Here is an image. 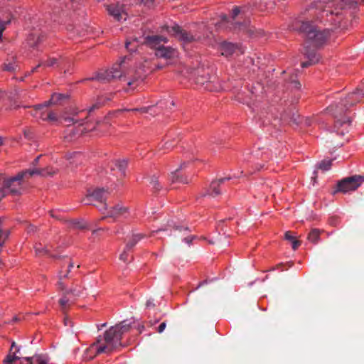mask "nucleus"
Wrapping results in <instances>:
<instances>
[{"mask_svg": "<svg viewBox=\"0 0 364 364\" xmlns=\"http://www.w3.org/2000/svg\"><path fill=\"white\" fill-rule=\"evenodd\" d=\"M357 5V0L318 1L312 3L309 10H314L316 21L326 20L336 28L347 29L352 24Z\"/></svg>", "mask_w": 364, "mask_h": 364, "instance_id": "nucleus-1", "label": "nucleus"}, {"mask_svg": "<svg viewBox=\"0 0 364 364\" xmlns=\"http://www.w3.org/2000/svg\"><path fill=\"white\" fill-rule=\"evenodd\" d=\"M126 59V57L123 58L120 63H114L110 70H102L88 80L107 82L114 79H119L126 82L129 87L138 86L146 77L144 70L142 68H127Z\"/></svg>", "mask_w": 364, "mask_h": 364, "instance_id": "nucleus-2", "label": "nucleus"}, {"mask_svg": "<svg viewBox=\"0 0 364 364\" xmlns=\"http://www.w3.org/2000/svg\"><path fill=\"white\" fill-rule=\"evenodd\" d=\"M363 99L364 92L357 88L353 92L348 93L344 98L341 99L338 103L329 105L326 109L336 119L335 127L343 126L345 124L350 125L351 119L346 117L347 112L350 107L363 102Z\"/></svg>", "mask_w": 364, "mask_h": 364, "instance_id": "nucleus-3", "label": "nucleus"}, {"mask_svg": "<svg viewBox=\"0 0 364 364\" xmlns=\"http://www.w3.org/2000/svg\"><path fill=\"white\" fill-rule=\"evenodd\" d=\"M145 326L143 323L134 318L125 319L111 326L104 333V341H121L124 336L131 333L132 336H138L144 333Z\"/></svg>", "mask_w": 364, "mask_h": 364, "instance_id": "nucleus-4", "label": "nucleus"}, {"mask_svg": "<svg viewBox=\"0 0 364 364\" xmlns=\"http://www.w3.org/2000/svg\"><path fill=\"white\" fill-rule=\"evenodd\" d=\"M291 28L303 34L306 40L316 48L323 46L330 36L329 30H318L312 21H309L296 19L291 24Z\"/></svg>", "mask_w": 364, "mask_h": 364, "instance_id": "nucleus-5", "label": "nucleus"}, {"mask_svg": "<svg viewBox=\"0 0 364 364\" xmlns=\"http://www.w3.org/2000/svg\"><path fill=\"white\" fill-rule=\"evenodd\" d=\"M193 80L198 88L210 92H216L220 89L218 79L210 68L198 67L195 69Z\"/></svg>", "mask_w": 364, "mask_h": 364, "instance_id": "nucleus-6", "label": "nucleus"}, {"mask_svg": "<svg viewBox=\"0 0 364 364\" xmlns=\"http://www.w3.org/2000/svg\"><path fill=\"white\" fill-rule=\"evenodd\" d=\"M28 181L25 170L18 172L16 176L9 178L1 176L0 191L4 197L10 194L12 196H20L24 189V183Z\"/></svg>", "mask_w": 364, "mask_h": 364, "instance_id": "nucleus-7", "label": "nucleus"}, {"mask_svg": "<svg viewBox=\"0 0 364 364\" xmlns=\"http://www.w3.org/2000/svg\"><path fill=\"white\" fill-rule=\"evenodd\" d=\"M364 182V176L354 175L344 178L337 182L333 194L336 193H346L355 191Z\"/></svg>", "mask_w": 364, "mask_h": 364, "instance_id": "nucleus-8", "label": "nucleus"}, {"mask_svg": "<svg viewBox=\"0 0 364 364\" xmlns=\"http://www.w3.org/2000/svg\"><path fill=\"white\" fill-rule=\"evenodd\" d=\"M161 31H166L170 36L177 38L181 42L183 45L188 44L196 41V37L191 32L183 29L176 23L171 27L165 25L161 27Z\"/></svg>", "mask_w": 364, "mask_h": 364, "instance_id": "nucleus-9", "label": "nucleus"}, {"mask_svg": "<svg viewBox=\"0 0 364 364\" xmlns=\"http://www.w3.org/2000/svg\"><path fill=\"white\" fill-rule=\"evenodd\" d=\"M84 288L80 285L73 286L69 290H66L63 296L59 299V304L63 313H66L70 306L75 304V300L79 297Z\"/></svg>", "mask_w": 364, "mask_h": 364, "instance_id": "nucleus-10", "label": "nucleus"}, {"mask_svg": "<svg viewBox=\"0 0 364 364\" xmlns=\"http://www.w3.org/2000/svg\"><path fill=\"white\" fill-rule=\"evenodd\" d=\"M107 190L104 188H96L92 193H88L87 196V200L92 202L96 201L100 204V207H98L100 210H104L107 209V205L105 203L107 196L109 195Z\"/></svg>", "mask_w": 364, "mask_h": 364, "instance_id": "nucleus-11", "label": "nucleus"}, {"mask_svg": "<svg viewBox=\"0 0 364 364\" xmlns=\"http://www.w3.org/2000/svg\"><path fill=\"white\" fill-rule=\"evenodd\" d=\"M68 63H70V60L65 56H48L46 60H42L39 62L38 66H43V68H57L63 69L64 66Z\"/></svg>", "mask_w": 364, "mask_h": 364, "instance_id": "nucleus-12", "label": "nucleus"}, {"mask_svg": "<svg viewBox=\"0 0 364 364\" xmlns=\"http://www.w3.org/2000/svg\"><path fill=\"white\" fill-rule=\"evenodd\" d=\"M303 54L306 58H308L307 61L301 63V65L304 68L318 63L321 58V56L316 52V50L311 48V46H309L304 48Z\"/></svg>", "mask_w": 364, "mask_h": 364, "instance_id": "nucleus-13", "label": "nucleus"}, {"mask_svg": "<svg viewBox=\"0 0 364 364\" xmlns=\"http://www.w3.org/2000/svg\"><path fill=\"white\" fill-rule=\"evenodd\" d=\"M178 50L171 46H159L156 49L155 55L166 60L173 59L178 56Z\"/></svg>", "mask_w": 364, "mask_h": 364, "instance_id": "nucleus-14", "label": "nucleus"}, {"mask_svg": "<svg viewBox=\"0 0 364 364\" xmlns=\"http://www.w3.org/2000/svg\"><path fill=\"white\" fill-rule=\"evenodd\" d=\"M26 353L21 351L20 346H17L16 343H12L9 349V353L4 360V364H14L17 360H20L23 355Z\"/></svg>", "mask_w": 364, "mask_h": 364, "instance_id": "nucleus-15", "label": "nucleus"}, {"mask_svg": "<svg viewBox=\"0 0 364 364\" xmlns=\"http://www.w3.org/2000/svg\"><path fill=\"white\" fill-rule=\"evenodd\" d=\"M100 343H92L86 350L87 358L90 360L93 359L97 355L102 353H109L112 350V347L107 345L100 346Z\"/></svg>", "mask_w": 364, "mask_h": 364, "instance_id": "nucleus-16", "label": "nucleus"}, {"mask_svg": "<svg viewBox=\"0 0 364 364\" xmlns=\"http://www.w3.org/2000/svg\"><path fill=\"white\" fill-rule=\"evenodd\" d=\"M230 178H221L218 181H213L210 184L209 188L205 193H203L202 196L207 195L215 197L221 194V185L225 181L230 180Z\"/></svg>", "mask_w": 364, "mask_h": 364, "instance_id": "nucleus-17", "label": "nucleus"}, {"mask_svg": "<svg viewBox=\"0 0 364 364\" xmlns=\"http://www.w3.org/2000/svg\"><path fill=\"white\" fill-rule=\"evenodd\" d=\"M18 67L17 56L16 55H8L4 63L1 65L2 71L14 73Z\"/></svg>", "mask_w": 364, "mask_h": 364, "instance_id": "nucleus-18", "label": "nucleus"}, {"mask_svg": "<svg viewBox=\"0 0 364 364\" xmlns=\"http://www.w3.org/2000/svg\"><path fill=\"white\" fill-rule=\"evenodd\" d=\"M70 98V95L68 94L56 93L54 92L48 101H46L44 103L47 107L50 105H62L65 101H68Z\"/></svg>", "mask_w": 364, "mask_h": 364, "instance_id": "nucleus-19", "label": "nucleus"}, {"mask_svg": "<svg viewBox=\"0 0 364 364\" xmlns=\"http://www.w3.org/2000/svg\"><path fill=\"white\" fill-rule=\"evenodd\" d=\"M186 163H183L181 165L179 168L171 173V181L172 183H180L183 184H187L189 183L188 177L182 172V167Z\"/></svg>", "mask_w": 364, "mask_h": 364, "instance_id": "nucleus-20", "label": "nucleus"}, {"mask_svg": "<svg viewBox=\"0 0 364 364\" xmlns=\"http://www.w3.org/2000/svg\"><path fill=\"white\" fill-rule=\"evenodd\" d=\"M127 213V208L119 205L112 207L107 213V215L102 219L107 218H113L114 220L118 219L120 216Z\"/></svg>", "mask_w": 364, "mask_h": 364, "instance_id": "nucleus-21", "label": "nucleus"}, {"mask_svg": "<svg viewBox=\"0 0 364 364\" xmlns=\"http://www.w3.org/2000/svg\"><path fill=\"white\" fill-rule=\"evenodd\" d=\"M220 49L223 55L229 57L235 52L237 46L232 43L224 41L220 44Z\"/></svg>", "mask_w": 364, "mask_h": 364, "instance_id": "nucleus-22", "label": "nucleus"}, {"mask_svg": "<svg viewBox=\"0 0 364 364\" xmlns=\"http://www.w3.org/2000/svg\"><path fill=\"white\" fill-rule=\"evenodd\" d=\"M159 35L146 36L144 38V44L151 49H156L160 46Z\"/></svg>", "mask_w": 364, "mask_h": 364, "instance_id": "nucleus-23", "label": "nucleus"}, {"mask_svg": "<svg viewBox=\"0 0 364 364\" xmlns=\"http://www.w3.org/2000/svg\"><path fill=\"white\" fill-rule=\"evenodd\" d=\"M26 175L29 178H31L34 175H38L41 176H50L53 175L51 172L48 171V168H33V169H26L25 170Z\"/></svg>", "mask_w": 364, "mask_h": 364, "instance_id": "nucleus-24", "label": "nucleus"}, {"mask_svg": "<svg viewBox=\"0 0 364 364\" xmlns=\"http://www.w3.org/2000/svg\"><path fill=\"white\" fill-rule=\"evenodd\" d=\"M146 235L144 233H133L132 237L129 240L126 244L127 250H132L134 247L142 239L145 238Z\"/></svg>", "mask_w": 364, "mask_h": 364, "instance_id": "nucleus-25", "label": "nucleus"}, {"mask_svg": "<svg viewBox=\"0 0 364 364\" xmlns=\"http://www.w3.org/2000/svg\"><path fill=\"white\" fill-rule=\"evenodd\" d=\"M107 11L108 14L113 16L115 20L119 21L122 19L121 9L115 4H109L107 6Z\"/></svg>", "mask_w": 364, "mask_h": 364, "instance_id": "nucleus-26", "label": "nucleus"}, {"mask_svg": "<svg viewBox=\"0 0 364 364\" xmlns=\"http://www.w3.org/2000/svg\"><path fill=\"white\" fill-rule=\"evenodd\" d=\"M172 136V132H169L168 134L166 136V141L161 143L159 144V149H173L177 144V142L179 141L176 140V139H169Z\"/></svg>", "mask_w": 364, "mask_h": 364, "instance_id": "nucleus-27", "label": "nucleus"}, {"mask_svg": "<svg viewBox=\"0 0 364 364\" xmlns=\"http://www.w3.org/2000/svg\"><path fill=\"white\" fill-rule=\"evenodd\" d=\"M20 107H21V105H16L14 107V109H18ZM22 107H23V108H30V107H31V106L22 105ZM32 107H33V110L31 112V114L33 117L38 118V114H39V112L41 111L42 109H44L46 108H47V106H46V105L45 103H43V104H39V105H36L32 106Z\"/></svg>", "mask_w": 364, "mask_h": 364, "instance_id": "nucleus-28", "label": "nucleus"}, {"mask_svg": "<svg viewBox=\"0 0 364 364\" xmlns=\"http://www.w3.org/2000/svg\"><path fill=\"white\" fill-rule=\"evenodd\" d=\"M284 239L291 243V247L294 250H296L301 244L300 240H297L295 236L292 235L291 231H287L285 232Z\"/></svg>", "mask_w": 364, "mask_h": 364, "instance_id": "nucleus-29", "label": "nucleus"}, {"mask_svg": "<svg viewBox=\"0 0 364 364\" xmlns=\"http://www.w3.org/2000/svg\"><path fill=\"white\" fill-rule=\"evenodd\" d=\"M107 100V99L102 96L97 97L96 102L87 109V114H90L95 110L102 107L105 105Z\"/></svg>", "mask_w": 364, "mask_h": 364, "instance_id": "nucleus-30", "label": "nucleus"}, {"mask_svg": "<svg viewBox=\"0 0 364 364\" xmlns=\"http://www.w3.org/2000/svg\"><path fill=\"white\" fill-rule=\"evenodd\" d=\"M30 364H47L46 358L42 355H34L23 358Z\"/></svg>", "mask_w": 364, "mask_h": 364, "instance_id": "nucleus-31", "label": "nucleus"}, {"mask_svg": "<svg viewBox=\"0 0 364 364\" xmlns=\"http://www.w3.org/2000/svg\"><path fill=\"white\" fill-rule=\"evenodd\" d=\"M240 12V8L238 6H235L232 9V21L235 20V18H236V16H238ZM231 25H232V26H230V28L232 29V30H236L237 28H240V26H243V23H240V22L231 21Z\"/></svg>", "mask_w": 364, "mask_h": 364, "instance_id": "nucleus-32", "label": "nucleus"}, {"mask_svg": "<svg viewBox=\"0 0 364 364\" xmlns=\"http://www.w3.org/2000/svg\"><path fill=\"white\" fill-rule=\"evenodd\" d=\"M4 220V218H0V245H4L11 233L9 230H3L2 223Z\"/></svg>", "mask_w": 364, "mask_h": 364, "instance_id": "nucleus-33", "label": "nucleus"}, {"mask_svg": "<svg viewBox=\"0 0 364 364\" xmlns=\"http://www.w3.org/2000/svg\"><path fill=\"white\" fill-rule=\"evenodd\" d=\"M321 232L318 229H312L308 235V240L316 244L320 240Z\"/></svg>", "mask_w": 364, "mask_h": 364, "instance_id": "nucleus-34", "label": "nucleus"}, {"mask_svg": "<svg viewBox=\"0 0 364 364\" xmlns=\"http://www.w3.org/2000/svg\"><path fill=\"white\" fill-rule=\"evenodd\" d=\"M333 161V159H323L316 165V168L323 171H328L332 166Z\"/></svg>", "mask_w": 364, "mask_h": 364, "instance_id": "nucleus-35", "label": "nucleus"}, {"mask_svg": "<svg viewBox=\"0 0 364 364\" xmlns=\"http://www.w3.org/2000/svg\"><path fill=\"white\" fill-rule=\"evenodd\" d=\"M150 184L153 189L154 193H158L159 191L162 189V186L161 185L158 177L153 176L151 178Z\"/></svg>", "mask_w": 364, "mask_h": 364, "instance_id": "nucleus-36", "label": "nucleus"}, {"mask_svg": "<svg viewBox=\"0 0 364 364\" xmlns=\"http://www.w3.org/2000/svg\"><path fill=\"white\" fill-rule=\"evenodd\" d=\"M35 252L37 255H48L50 250L46 247H43L41 244L34 246Z\"/></svg>", "mask_w": 364, "mask_h": 364, "instance_id": "nucleus-37", "label": "nucleus"}, {"mask_svg": "<svg viewBox=\"0 0 364 364\" xmlns=\"http://www.w3.org/2000/svg\"><path fill=\"white\" fill-rule=\"evenodd\" d=\"M132 251V250H127L126 247H125L124 251L119 255V259L124 262L132 261L133 259V256L129 255V252Z\"/></svg>", "mask_w": 364, "mask_h": 364, "instance_id": "nucleus-38", "label": "nucleus"}, {"mask_svg": "<svg viewBox=\"0 0 364 364\" xmlns=\"http://www.w3.org/2000/svg\"><path fill=\"white\" fill-rule=\"evenodd\" d=\"M68 223L72 225L74 228L80 229V230H84L87 228V225L83 223L82 220H70L68 221Z\"/></svg>", "mask_w": 364, "mask_h": 364, "instance_id": "nucleus-39", "label": "nucleus"}, {"mask_svg": "<svg viewBox=\"0 0 364 364\" xmlns=\"http://www.w3.org/2000/svg\"><path fill=\"white\" fill-rule=\"evenodd\" d=\"M115 166L119 168L121 171L122 175H124L125 170L127 166V161L126 160H117L115 162Z\"/></svg>", "mask_w": 364, "mask_h": 364, "instance_id": "nucleus-40", "label": "nucleus"}, {"mask_svg": "<svg viewBox=\"0 0 364 364\" xmlns=\"http://www.w3.org/2000/svg\"><path fill=\"white\" fill-rule=\"evenodd\" d=\"M166 326V323L164 321V322L161 323L160 325L158 326V328H155L153 332L148 331L146 328L144 332L145 333V335H149V336L151 335L152 333H155L156 332L162 333L164 331Z\"/></svg>", "mask_w": 364, "mask_h": 364, "instance_id": "nucleus-41", "label": "nucleus"}, {"mask_svg": "<svg viewBox=\"0 0 364 364\" xmlns=\"http://www.w3.org/2000/svg\"><path fill=\"white\" fill-rule=\"evenodd\" d=\"M46 121H52V122L57 121V117H56L55 114L52 111L48 112L46 114Z\"/></svg>", "mask_w": 364, "mask_h": 364, "instance_id": "nucleus-42", "label": "nucleus"}, {"mask_svg": "<svg viewBox=\"0 0 364 364\" xmlns=\"http://www.w3.org/2000/svg\"><path fill=\"white\" fill-rule=\"evenodd\" d=\"M124 111H132V112H139L141 114L147 113L149 108L146 107H140V108H134L131 109H124Z\"/></svg>", "mask_w": 364, "mask_h": 364, "instance_id": "nucleus-43", "label": "nucleus"}, {"mask_svg": "<svg viewBox=\"0 0 364 364\" xmlns=\"http://www.w3.org/2000/svg\"><path fill=\"white\" fill-rule=\"evenodd\" d=\"M196 238H197V237L195 235H189V236L184 237L183 241L188 245H191L193 240H195Z\"/></svg>", "mask_w": 364, "mask_h": 364, "instance_id": "nucleus-44", "label": "nucleus"}, {"mask_svg": "<svg viewBox=\"0 0 364 364\" xmlns=\"http://www.w3.org/2000/svg\"><path fill=\"white\" fill-rule=\"evenodd\" d=\"M73 262L72 261H70L69 262V264H68V269L67 270L66 274H65L63 276H62V275L59 276L60 280H61L63 278L68 277V275L69 272H70L71 268H73Z\"/></svg>", "mask_w": 364, "mask_h": 364, "instance_id": "nucleus-45", "label": "nucleus"}, {"mask_svg": "<svg viewBox=\"0 0 364 364\" xmlns=\"http://www.w3.org/2000/svg\"><path fill=\"white\" fill-rule=\"evenodd\" d=\"M47 108H46V109ZM48 112H46L45 109H42L39 112L38 117L39 119H42L43 121H46V114Z\"/></svg>", "mask_w": 364, "mask_h": 364, "instance_id": "nucleus-46", "label": "nucleus"}, {"mask_svg": "<svg viewBox=\"0 0 364 364\" xmlns=\"http://www.w3.org/2000/svg\"><path fill=\"white\" fill-rule=\"evenodd\" d=\"M23 318H24L23 316H15L13 317L11 321L9 322V323H16L18 321L23 320Z\"/></svg>", "mask_w": 364, "mask_h": 364, "instance_id": "nucleus-47", "label": "nucleus"}, {"mask_svg": "<svg viewBox=\"0 0 364 364\" xmlns=\"http://www.w3.org/2000/svg\"><path fill=\"white\" fill-rule=\"evenodd\" d=\"M154 1V0H140V2L141 4L149 7L153 4Z\"/></svg>", "mask_w": 364, "mask_h": 364, "instance_id": "nucleus-48", "label": "nucleus"}, {"mask_svg": "<svg viewBox=\"0 0 364 364\" xmlns=\"http://www.w3.org/2000/svg\"><path fill=\"white\" fill-rule=\"evenodd\" d=\"M155 306V304L153 302V300L149 299L146 302V309H151Z\"/></svg>", "mask_w": 364, "mask_h": 364, "instance_id": "nucleus-49", "label": "nucleus"}, {"mask_svg": "<svg viewBox=\"0 0 364 364\" xmlns=\"http://www.w3.org/2000/svg\"><path fill=\"white\" fill-rule=\"evenodd\" d=\"M49 214H50V215L52 218H55V219H57L58 220H62V218H60V216L57 215V214H55V210H50L49 211Z\"/></svg>", "mask_w": 364, "mask_h": 364, "instance_id": "nucleus-50", "label": "nucleus"}, {"mask_svg": "<svg viewBox=\"0 0 364 364\" xmlns=\"http://www.w3.org/2000/svg\"><path fill=\"white\" fill-rule=\"evenodd\" d=\"M220 18H221V22L220 23H229V20H228V17L225 15V14H223L220 16Z\"/></svg>", "mask_w": 364, "mask_h": 364, "instance_id": "nucleus-51", "label": "nucleus"}, {"mask_svg": "<svg viewBox=\"0 0 364 364\" xmlns=\"http://www.w3.org/2000/svg\"><path fill=\"white\" fill-rule=\"evenodd\" d=\"M65 122H73V124H75V123H78L79 121L77 119H75L74 117H69V118H65Z\"/></svg>", "mask_w": 364, "mask_h": 364, "instance_id": "nucleus-52", "label": "nucleus"}, {"mask_svg": "<svg viewBox=\"0 0 364 364\" xmlns=\"http://www.w3.org/2000/svg\"><path fill=\"white\" fill-rule=\"evenodd\" d=\"M264 164H257V165L255 166V171H250V173H255L256 171H261V170L264 168Z\"/></svg>", "mask_w": 364, "mask_h": 364, "instance_id": "nucleus-53", "label": "nucleus"}, {"mask_svg": "<svg viewBox=\"0 0 364 364\" xmlns=\"http://www.w3.org/2000/svg\"><path fill=\"white\" fill-rule=\"evenodd\" d=\"M338 222V218L332 217L329 219V223L331 225H336Z\"/></svg>", "mask_w": 364, "mask_h": 364, "instance_id": "nucleus-54", "label": "nucleus"}, {"mask_svg": "<svg viewBox=\"0 0 364 364\" xmlns=\"http://www.w3.org/2000/svg\"><path fill=\"white\" fill-rule=\"evenodd\" d=\"M176 230H178L180 231H182V230H184V231H188V232H191V230L189 229L188 227H176L174 228Z\"/></svg>", "mask_w": 364, "mask_h": 364, "instance_id": "nucleus-55", "label": "nucleus"}, {"mask_svg": "<svg viewBox=\"0 0 364 364\" xmlns=\"http://www.w3.org/2000/svg\"><path fill=\"white\" fill-rule=\"evenodd\" d=\"M159 40L160 43L161 42H164V43H166L168 41V39L166 37L163 36H159Z\"/></svg>", "mask_w": 364, "mask_h": 364, "instance_id": "nucleus-56", "label": "nucleus"}, {"mask_svg": "<svg viewBox=\"0 0 364 364\" xmlns=\"http://www.w3.org/2000/svg\"><path fill=\"white\" fill-rule=\"evenodd\" d=\"M48 256L51 257V258H53V259H60V258H61V256L57 255H53L50 252H49V255Z\"/></svg>", "mask_w": 364, "mask_h": 364, "instance_id": "nucleus-57", "label": "nucleus"}, {"mask_svg": "<svg viewBox=\"0 0 364 364\" xmlns=\"http://www.w3.org/2000/svg\"><path fill=\"white\" fill-rule=\"evenodd\" d=\"M41 155H40V156H37V157H36V158L33 161L32 164H33V166H36V165H37V164H38V161H39V159H40V157H41Z\"/></svg>", "mask_w": 364, "mask_h": 364, "instance_id": "nucleus-58", "label": "nucleus"}, {"mask_svg": "<svg viewBox=\"0 0 364 364\" xmlns=\"http://www.w3.org/2000/svg\"><path fill=\"white\" fill-rule=\"evenodd\" d=\"M130 44H131V43H130V42H126V44H125L126 48H127V50H130V51H134V50H135V49H134V48H129V45H130Z\"/></svg>", "mask_w": 364, "mask_h": 364, "instance_id": "nucleus-59", "label": "nucleus"}, {"mask_svg": "<svg viewBox=\"0 0 364 364\" xmlns=\"http://www.w3.org/2000/svg\"><path fill=\"white\" fill-rule=\"evenodd\" d=\"M58 285H59L60 289H62V290H65V285L61 281H60L58 282Z\"/></svg>", "mask_w": 364, "mask_h": 364, "instance_id": "nucleus-60", "label": "nucleus"}, {"mask_svg": "<svg viewBox=\"0 0 364 364\" xmlns=\"http://www.w3.org/2000/svg\"><path fill=\"white\" fill-rule=\"evenodd\" d=\"M294 87L296 88V89H300L301 88V84L298 81H294Z\"/></svg>", "mask_w": 364, "mask_h": 364, "instance_id": "nucleus-61", "label": "nucleus"}, {"mask_svg": "<svg viewBox=\"0 0 364 364\" xmlns=\"http://www.w3.org/2000/svg\"><path fill=\"white\" fill-rule=\"evenodd\" d=\"M207 284V280H203V281L200 282L198 284V287H197V289H198V288H199V287H202L203 285H204V284Z\"/></svg>", "mask_w": 364, "mask_h": 364, "instance_id": "nucleus-62", "label": "nucleus"}, {"mask_svg": "<svg viewBox=\"0 0 364 364\" xmlns=\"http://www.w3.org/2000/svg\"><path fill=\"white\" fill-rule=\"evenodd\" d=\"M313 174H314V176L312 177V178L316 179L317 178V176H318V171L316 170H315L314 171Z\"/></svg>", "mask_w": 364, "mask_h": 364, "instance_id": "nucleus-63", "label": "nucleus"}, {"mask_svg": "<svg viewBox=\"0 0 364 364\" xmlns=\"http://www.w3.org/2000/svg\"><path fill=\"white\" fill-rule=\"evenodd\" d=\"M40 67H41V66H38V64L35 68H33L32 69V70H31V71H32V73H35V72H36V71H37V70H38Z\"/></svg>", "mask_w": 364, "mask_h": 364, "instance_id": "nucleus-64", "label": "nucleus"}]
</instances>
